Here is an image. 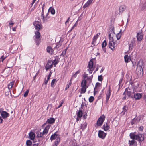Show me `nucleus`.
I'll return each instance as SVG.
<instances>
[{"label": "nucleus", "instance_id": "nucleus-1", "mask_svg": "<svg viewBox=\"0 0 146 146\" xmlns=\"http://www.w3.org/2000/svg\"><path fill=\"white\" fill-rule=\"evenodd\" d=\"M135 133V132L131 133L129 135L130 138L134 140L135 139L142 141L144 139L143 135L141 134L136 135Z\"/></svg>", "mask_w": 146, "mask_h": 146}, {"label": "nucleus", "instance_id": "nucleus-2", "mask_svg": "<svg viewBox=\"0 0 146 146\" xmlns=\"http://www.w3.org/2000/svg\"><path fill=\"white\" fill-rule=\"evenodd\" d=\"M143 63L142 60H140L137 65L136 71L139 73H143Z\"/></svg>", "mask_w": 146, "mask_h": 146}, {"label": "nucleus", "instance_id": "nucleus-3", "mask_svg": "<svg viewBox=\"0 0 146 146\" xmlns=\"http://www.w3.org/2000/svg\"><path fill=\"white\" fill-rule=\"evenodd\" d=\"M87 68H88L87 70L89 71V73L92 74L94 70L93 62L92 60H90L87 66Z\"/></svg>", "mask_w": 146, "mask_h": 146}, {"label": "nucleus", "instance_id": "nucleus-4", "mask_svg": "<svg viewBox=\"0 0 146 146\" xmlns=\"http://www.w3.org/2000/svg\"><path fill=\"white\" fill-rule=\"evenodd\" d=\"M33 25L36 30L39 31L42 28V27L40 22L38 21H35Z\"/></svg>", "mask_w": 146, "mask_h": 146}, {"label": "nucleus", "instance_id": "nucleus-5", "mask_svg": "<svg viewBox=\"0 0 146 146\" xmlns=\"http://www.w3.org/2000/svg\"><path fill=\"white\" fill-rule=\"evenodd\" d=\"M48 13L46 11H42L41 14V19L44 23L47 21L49 17H48Z\"/></svg>", "mask_w": 146, "mask_h": 146}, {"label": "nucleus", "instance_id": "nucleus-6", "mask_svg": "<svg viewBox=\"0 0 146 146\" xmlns=\"http://www.w3.org/2000/svg\"><path fill=\"white\" fill-rule=\"evenodd\" d=\"M105 118V116L103 115L98 119L97 122V124L98 126H100L102 125Z\"/></svg>", "mask_w": 146, "mask_h": 146}, {"label": "nucleus", "instance_id": "nucleus-7", "mask_svg": "<svg viewBox=\"0 0 146 146\" xmlns=\"http://www.w3.org/2000/svg\"><path fill=\"white\" fill-rule=\"evenodd\" d=\"M133 92V91H131L130 88H126L123 94V95H127L128 97H132Z\"/></svg>", "mask_w": 146, "mask_h": 146}, {"label": "nucleus", "instance_id": "nucleus-8", "mask_svg": "<svg viewBox=\"0 0 146 146\" xmlns=\"http://www.w3.org/2000/svg\"><path fill=\"white\" fill-rule=\"evenodd\" d=\"M52 67V61L51 60H48L45 66V69L46 71H47L48 69L51 68Z\"/></svg>", "mask_w": 146, "mask_h": 146}, {"label": "nucleus", "instance_id": "nucleus-9", "mask_svg": "<svg viewBox=\"0 0 146 146\" xmlns=\"http://www.w3.org/2000/svg\"><path fill=\"white\" fill-rule=\"evenodd\" d=\"M106 133H105L104 131H102L100 130L98 131V136L99 137L104 139L105 138Z\"/></svg>", "mask_w": 146, "mask_h": 146}, {"label": "nucleus", "instance_id": "nucleus-10", "mask_svg": "<svg viewBox=\"0 0 146 146\" xmlns=\"http://www.w3.org/2000/svg\"><path fill=\"white\" fill-rule=\"evenodd\" d=\"M1 115L3 118L5 119L9 116V114L6 111H3L1 112Z\"/></svg>", "mask_w": 146, "mask_h": 146}, {"label": "nucleus", "instance_id": "nucleus-11", "mask_svg": "<svg viewBox=\"0 0 146 146\" xmlns=\"http://www.w3.org/2000/svg\"><path fill=\"white\" fill-rule=\"evenodd\" d=\"M137 40L138 41H140L143 38V35L141 31H139L137 33Z\"/></svg>", "mask_w": 146, "mask_h": 146}, {"label": "nucleus", "instance_id": "nucleus-12", "mask_svg": "<svg viewBox=\"0 0 146 146\" xmlns=\"http://www.w3.org/2000/svg\"><path fill=\"white\" fill-rule=\"evenodd\" d=\"M109 46L110 48L113 50L115 49V44L113 40L110 41L109 42Z\"/></svg>", "mask_w": 146, "mask_h": 146}, {"label": "nucleus", "instance_id": "nucleus-13", "mask_svg": "<svg viewBox=\"0 0 146 146\" xmlns=\"http://www.w3.org/2000/svg\"><path fill=\"white\" fill-rule=\"evenodd\" d=\"M82 111L81 110H79L77 113L76 118L77 121L80 120V119L82 117Z\"/></svg>", "mask_w": 146, "mask_h": 146}, {"label": "nucleus", "instance_id": "nucleus-14", "mask_svg": "<svg viewBox=\"0 0 146 146\" xmlns=\"http://www.w3.org/2000/svg\"><path fill=\"white\" fill-rule=\"evenodd\" d=\"M146 0H141V6L142 10H144L145 9L146 7Z\"/></svg>", "mask_w": 146, "mask_h": 146}, {"label": "nucleus", "instance_id": "nucleus-15", "mask_svg": "<svg viewBox=\"0 0 146 146\" xmlns=\"http://www.w3.org/2000/svg\"><path fill=\"white\" fill-rule=\"evenodd\" d=\"M111 94V92L110 91V89L109 88L107 91L106 93V101L107 102H108V100H109L110 96Z\"/></svg>", "mask_w": 146, "mask_h": 146}, {"label": "nucleus", "instance_id": "nucleus-16", "mask_svg": "<svg viewBox=\"0 0 146 146\" xmlns=\"http://www.w3.org/2000/svg\"><path fill=\"white\" fill-rule=\"evenodd\" d=\"M47 52L51 54H53L54 50L50 46H48L46 48Z\"/></svg>", "mask_w": 146, "mask_h": 146}, {"label": "nucleus", "instance_id": "nucleus-17", "mask_svg": "<svg viewBox=\"0 0 146 146\" xmlns=\"http://www.w3.org/2000/svg\"><path fill=\"white\" fill-rule=\"evenodd\" d=\"M93 0H88L86 3L83 5V8L84 9L88 7L91 4Z\"/></svg>", "mask_w": 146, "mask_h": 146}, {"label": "nucleus", "instance_id": "nucleus-18", "mask_svg": "<svg viewBox=\"0 0 146 146\" xmlns=\"http://www.w3.org/2000/svg\"><path fill=\"white\" fill-rule=\"evenodd\" d=\"M50 125H47L46 127L44 129L42 132L44 135H46L48 133L49 129H50Z\"/></svg>", "mask_w": 146, "mask_h": 146}, {"label": "nucleus", "instance_id": "nucleus-19", "mask_svg": "<svg viewBox=\"0 0 146 146\" xmlns=\"http://www.w3.org/2000/svg\"><path fill=\"white\" fill-rule=\"evenodd\" d=\"M100 34V33H98L97 34L95 35L94 36L93 41L92 43V44H94V45H95L94 44L95 43L97 39L98 38V36H99Z\"/></svg>", "mask_w": 146, "mask_h": 146}, {"label": "nucleus", "instance_id": "nucleus-20", "mask_svg": "<svg viewBox=\"0 0 146 146\" xmlns=\"http://www.w3.org/2000/svg\"><path fill=\"white\" fill-rule=\"evenodd\" d=\"M142 95L140 93H137L134 95V98L136 100L139 99L141 98Z\"/></svg>", "mask_w": 146, "mask_h": 146}, {"label": "nucleus", "instance_id": "nucleus-21", "mask_svg": "<svg viewBox=\"0 0 146 146\" xmlns=\"http://www.w3.org/2000/svg\"><path fill=\"white\" fill-rule=\"evenodd\" d=\"M58 135L56 134V133H55L53 134H52L51 136L50 139L52 141L53 140H55V139H56L58 137H57Z\"/></svg>", "mask_w": 146, "mask_h": 146}, {"label": "nucleus", "instance_id": "nucleus-22", "mask_svg": "<svg viewBox=\"0 0 146 146\" xmlns=\"http://www.w3.org/2000/svg\"><path fill=\"white\" fill-rule=\"evenodd\" d=\"M29 138L32 140H34L35 137V134L34 133L31 132L29 134Z\"/></svg>", "mask_w": 146, "mask_h": 146}, {"label": "nucleus", "instance_id": "nucleus-23", "mask_svg": "<svg viewBox=\"0 0 146 146\" xmlns=\"http://www.w3.org/2000/svg\"><path fill=\"white\" fill-rule=\"evenodd\" d=\"M128 110V107L126 106H124L123 108V111L121 112L122 115H124L126 112Z\"/></svg>", "mask_w": 146, "mask_h": 146}, {"label": "nucleus", "instance_id": "nucleus-24", "mask_svg": "<svg viewBox=\"0 0 146 146\" xmlns=\"http://www.w3.org/2000/svg\"><path fill=\"white\" fill-rule=\"evenodd\" d=\"M60 141V137L57 138L52 146H57L58 145Z\"/></svg>", "mask_w": 146, "mask_h": 146}, {"label": "nucleus", "instance_id": "nucleus-25", "mask_svg": "<svg viewBox=\"0 0 146 146\" xmlns=\"http://www.w3.org/2000/svg\"><path fill=\"white\" fill-rule=\"evenodd\" d=\"M126 7L125 5H121L120 6L119 8V12L122 13L126 9Z\"/></svg>", "mask_w": 146, "mask_h": 146}, {"label": "nucleus", "instance_id": "nucleus-26", "mask_svg": "<svg viewBox=\"0 0 146 146\" xmlns=\"http://www.w3.org/2000/svg\"><path fill=\"white\" fill-rule=\"evenodd\" d=\"M40 37V34L39 31H37L35 32V35L34 36L35 39H38Z\"/></svg>", "mask_w": 146, "mask_h": 146}, {"label": "nucleus", "instance_id": "nucleus-27", "mask_svg": "<svg viewBox=\"0 0 146 146\" xmlns=\"http://www.w3.org/2000/svg\"><path fill=\"white\" fill-rule=\"evenodd\" d=\"M129 146H134L136 143V142L133 139L131 141L129 140Z\"/></svg>", "mask_w": 146, "mask_h": 146}, {"label": "nucleus", "instance_id": "nucleus-28", "mask_svg": "<svg viewBox=\"0 0 146 146\" xmlns=\"http://www.w3.org/2000/svg\"><path fill=\"white\" fill-rule=\"evenodd\" d=\"M55 119L53 118H50L48 119L46 122V123H48L49 124H52L55 121Z\"/></svg>", "mask_w": 146, "mask_h": 146}, {"label": "nucleus", "instance_id": "nucleus-29", "mask_svg": "<svg viewBox=\"0 0 146 146\" xmlns=\"http://www.w3.org/2000/svg\"><path fill=\"white\" fill-rule=\"evenodd\" d=\"M124 58L125 61L126 63L128 62L131 60L130 56L127 55H125L124 56Z\"/></svg>", "mask_w": 146, "mask_h": 146}, {"label": "nucleus", "instance_id": "nucleus-30", "mask_svg": "<svg viewBox=\"0 0 146 146\" xmlns=\"http://www.w3.org/2000/svg\"><path fill=\"white\" fill-rule=\"evenodd\" d=\"M123 32L122 31V30H121L119 33H118L116 35V36L117 38V39L118 40H119L122 35Z\"/></svg>", "mask_w": 146, "mask_h": 146}, {"label": "nucleus", "instance_id": "nucleus-31", "mask_svg": "<svg viewBox=\"0 0 146 146\" xmlns=\"http://www.w3.org/2000/svg\"><path fill=\"white\" fill-rule=\"evenodd\" d=\"M103 129L104 131H106L110 129V126L108 125L107 123H104L103 126Z\"/></svg>", "mask_w": 146, "mask_h": 146}, {"label": "nucleus", "instance_id": "nucleus-32", "mask_svg": "<svg viewBox=\"0 0 146 146\" xmlns=\"http://www.w3.org/2000/svg\"><path fill=\"white\" fill-rule=\"evenodd\" d=\"M139 121V119H137L134 118L133 119L131 122V124L132 125L137 124Z\"/></svg>", "mask_w": 146, "mask_h": 146}, {"label": "nucleus", "instance_id": "nucleus-33", "mask_svg": "<svg viewBox=\"0 0 146 146\" xmlns=\"http://www.w3.org/2000/svg\"><path fill=\"white\" fill-rule=\"evenodd\" d=\"M87 123L86 122H84L83 124H81V128L82 129V130L84 129L87 127Z\"/></svg>", "mask_w": 146, "mask_h": 146}, {"label": "nucleus", "instance_id": "nucleus-34", "mask_svg": "<svg viewBox=\"0 0 146 146\" xmlns=\"http://www.w3.org/2000/svg\"><path fill=\"white\" fill-rule=\"evenodd\" d=\"M134 41H132L129 45V50H132L133 48V45L134 43Z\"/></svg>", "mask_w": 146, "mask_h": 146}, {"label": "nucleus", "instance_id": "nucleus-35", "mask_svg": "<svg viewBox=\"0 0 146 146\" xmlns=\"http://www.w3.org/2000/svg\"><path fill=\"white\" fill-rule=\"evenodd\" d=\"M48 11L50 12L52 14L54 15L55 13V10L52 7H50L48 9Z\"/></svg>", "mask_w": 146, "mask_h": 146}, {"label": "nucleus", "instance_id": "nucleus-36", "mask_svg": "<svg viewBox=\"0 0 146 146\" xmlns=\"http://www.w3.org/2000/svg\"><path fill=\"white\" fill-rule=\"evenodd\" d=\"M81 91L80 93L81 94L85 93L86 91V89L87 87L81 86Z\"/></svg>", "mask_w": 146, "mask_h": 146}, {"label": "nucleus", "instance_id": "nucleus-37", "mask_svg": "<svg viewBox=\"0 0 146 146\" xmlns=\"http://www.w3.org/2000/svg\"><path fill=\"white\" fill-rule=\"evenodd\" d=\"M86 80L84 79L82 80L81 84V86L87 87L86 86Z\"/></svg>", "mask_w": 146, "mask_h": 146}, {"label": "nucleus", "instance_id": "nucleus-38", "mask_svg": "<svg viewBox=\"0 0 146 146\" xmlns=\"http://www.w3.org/2000/svg\"><path fill=\"white\" fill-rule=\"evenodd\" d=\"M14 84V82H11L8 85V88L9 89H10L12 88Z\"/></svg>", "mask_w": 146, "mask_h": 146}, {"label": "nucleus", "instance_id": "nucleus-39", "mask_svg": "<svg viewBox=\"0 0 146 146\" xmlns=\"http://www.w3.org/2000/svg\"><path fill=\"white\" fill-rule=\"evenodd\" d=\"M72 84V82L71 80H70L69 83L67 84L66 87L65 88V90H66L68 89L69 87L71 86Z\"/></svg>", "mask_w": 146, "mask_h": 146}, {"label": "nucleus", "instance_id": "nucleus-40", "mask_svg": "<svg viewBox=\"0 0 146 146\" xmlns=\"http://www.w3.org/2000/svg\"><path fill=\"white\" fill-rule=\"evenodd\" d=\"M107 45L106 41L105 40L102 44V46L103 49V50H104V48Z\"/></svg>", "mask_w": 146, "mask_h": 146}, {"label": "nucleus", "instance_id": "nucleus-41", "mask_svg": "<svg viewBox=\"0 0 146 146\" xmlns=\"http://www.w3.org/2000/svg\"><path fill=\"white\" fill-rule=\"evenodd\" d=\"M26 144L27 146H31L32 142L30 140H27L26 141Z\"/></svg>", "mask_w": 146, "mask_h": 146}, {"label": "nucleus", "instance_id": "nucleus-42", "mask_svg": "<svg viewBox=\"0 0 146 146\" xmlns=\"http://www.w3.org/2000/svg\"><path fill=\"white\" fill-rule=\"evenodd\" d=\"M56 82V79H54L52 80L51 83V86L52 87H53L55 85V83Z\"/></svg>", "mask_w": 146, "mask_h": 146}, {"label": "nucleus", "instance_id": "nucleus-43", "mask_svg": "<svg viewBox=\"0 0 146 146\" xmlns=\"http://www.w3.org/2000/svg\"><path fill=\"white\" fill-rule=\"evenodd\" d=\"M44 135V134L43 132H39L37 135V137H43Z\"/></svg>", "mask_w": 146, "mask_h": 146}, {"label": "nucleus", "instance_id": "nucleus-44", "mask_svg": "<svg viewBox=\"0 0 146 146\" xmlns=\"http://www.w3.org/2000/svg\"><path fill=\"white\" fill-rule=\"evenodd\" d=\"M52 65H54V67H55L56 65L58 63V61L57 60H55L53 61H52Z\"/></svg>", "mask_w": 146, "mask_h": 146}, {"label": "nucleus", "instance_id": "nucleus-45", "mask_svg": "<svg viewBox=\"0 0 146 146\" xmlns=\"http://www.w3.org/2000/svg\"><path fill=\"white\" fill-rule=\"evenodd\" d=\"M61 45V44L60 42H58L56 43V46L54 48V49H55V48H56L57 49L58 48H59L60 46Z\"/></svg>", "mask_w": 146, "mask_h": 146}, {"label": "nucleus", "instance_id": "nucleus-46", "mask_svg": "<svg viewBox=\"0 0 146 146\" xmlns=\"http://www.w3.org/2000/svg\"><path fill=\"white\" fill-rule=\"evenodd\" d=\"M35 42L36 43L37 45H38L39 44V43L40 42V40L39 38L38 39H35Z\"/></svg>", "mask_w": 146, "mask_h": 146}, {"label": "nucleus", "instance_id": "nucleus-47", "mask_svg": "<svg viewBox=\"0 0 146 146\" xmlns=\"http://www.w3.org/2000/svg\"><path fill=\"white\" fill-rule=\"evenodd\" d=\"M94 99V97L92 96H90L89 98V101L90 102H92Z\"/></svg>", "mask_w": 146, "mask_h": 146}, {"label": "nucleus", "instance_id": "nucleus-48", "mask_svg": "<svg viewBox=\"0 0 146 146\" xmlns=\"http://www.w3.org/2000/svg\"><path fill=\"white\" fill-rule=\"evenodd\" d=\"M67 50V48H66L63 51L62 55L63 56H64L66 54Z\"/></svg>", "mask_w": 146, "mask_h": 146}, {"label": "nucleus", "instance_id": "nucleus-49", "mask_svg": "<svg viewBox=\"0 0 146 146\" xmlns=\"http://www.w3.org/2000/svg\"><path fill=\"white\" fill-rule=\"evenodd\" d=\"M98 80L100 81H102L103 80V78L102 75L99 76L98 77Z\"/></svg>", "mask_w": 146, "mask_h": 146}, {"label": "nucleus", "instance_id": "nucleus-50", "mask_svg": "<svg viewBox=\"0 0 146 146\" xmlns=\"http://www.w3.org/2000/svg\"><path fill=\"white\" fill-rule=\"evenodd\" d=\"M101 85V84L99 83H96V86L95 88H99L100 86Z\"/></svg>", "mask_w": 146, "mask_h": 146}, {"label": "nucleus", "instance_id": "nucleus-51", "mask_svg": "<svg viewBox=\"0 0 146 146\" xmlns=\"http://www.w3.org/2000/svg\"><path fill=\"white\" fill-rule=\"evenodd\" d=\"M109 38L110 39V41L113 40V38L111 36V33H110L109 35Z\"/></svg>", "mask_w": 146, "mask_h": 146}, {"label": "nucleus", "instance_id": "nucleus-52", "mask_svg": "<svg viewBox=\"0 0 146 146\" xmlns=\"http://www.w3.org/2000/svg\"><path fill=\"white\" fill-rule=\"evenodd\" d=\"M28 92L29 91L28 90H26L24 94V96L25 97L27 96L28 95Z\"/></svg>", "mask_w": 146, "mask_h": 146}, {"label": "nucleus", "instance_id": "nucleus-53", "mask_svg": "<svg viewBox=\"0 0 146 146\" xmlns=\"http://www.w3.org/2000/svg\"><path fill=\"white\" fill-rule=\"evenodd\" d=\"M92 77H93V75H92L88 77L87 78V79L89 81H91L92 79Z\"/></svg>", "mask_w": 146, "mask_h": 146}, {"label": "nucleus", "instance_id": "nucleus-54", "mask_svg": "<svg viewBox=\"0 0 146 146\" xmlns=\"http://www.w3.org/2000/svg\"><path fill=\"white\" fill-rule=\"evenodd\" d=\"M6 57L4 56H2L0 58V61H1L2 62H3L5 58Z\"/></svg>", "mask_w": 146, "mask_h": 146}, {"label": "nucleus", "instance_id": "nucleus-55", "mask_svg": "<svg viewBox=\"0 0 146 146\" xmlns=\"http://www.w3.org/2000/svg\"><path fill=\"white\" fill-rule=\"evenodd\" d=\"M78 24V21L76 22V23L74 24V25L72 28H71V30H72V29H73L75 27H76V26H77Z\"/></svg>", "mask_w": 146, "mask_h": 146}, {"label": "nucleus", "instance_id": "nucleus-56", "mask_svg": "<svg viewBox=\"0 0 146 146\" xmlns=\"http://www.w3.org/2000/svg\"><path fill=\"white\" fill-rule=\"evenodd\" d=\"M83 76L84 79L86 78H87L88 77V74L84 72Z\"/></svg>", "mask_w": 146, "mask_h": 146}, {"label": "nucleus", "instance_id": "nucleus-57", "mask_svg": "<svg viewBox=\"0 0 146 146\" xmlns=\"http://www.w3.org/2000/svg\"><path fill=\"white\" fill-rule=\"evenodd\" d=\"M63 101H62V102H61V103L58 106V107L56 108V109L58 108H59L61 107L62 106V105L63 104Z\"/></svg>", "mask_w": 146, "mask_h": 146}, {"label": "nucleus", "instance_id": "nucleus-58", "mask_svg": "<svg viewBox=\"0 0 146 146\" xmlns=\"http://www.w3.org/2000/svg\"><path fill=\"white\" fill-rule=\"evenodd\" d=\"M70 17H69V18H68L67 20L65 22V24H66V25L68 23L69 21H70Z\"/></svg>", "mask_w": 146, "mask_h": 146}, {"label": "nucleus", "instance_id": "nucleus-59", "mask_svg": "<svg viewBox=\"0 0 146 146\" xmlns=\"http://www.w3.org/2000/svg\"><path fill=\"white\" fill-rule=\"evenodd\" d=\"M14 24V23L12 21H10L9 23V25H13Z\"/></svg>", "mask_w": 146, "mask_h": 146}, {"label": "nucleus", "instance_id": "nucleus-60", "mask_svg": "<svg viewBox=\"0 0 146 146\" xmlns=\"http://www.w3.org/2000/svg\"><path fill=\"white\" fill-rule=\"evenodd\" d=\"M51 74H52V73L51 72L49 74V75H48V76H47V78H48V79H50V78L51 77Z\"/></svg>", "mask_w": 146, "mask_h": 146}, {"label": "nucleus", "instance_id": "nucleus-61", "mask_svg": "<svg viewBox=\"0 0 146 146\" xmlns=\"http://www.w3.org/2000/svg\"><path fill=\"white\" fill-rule=\"evenodd\" d=\"M143 127L142 126H141L139 128V130L140 131L143 130Z\"/></svg>", "mask_w": 146, "mask_h": 146}, {"label": "nucleus", "instance_id": "nucleus-62", "mask_svg": "<svg viewBox=\"0 0 146 146\" xmlns=\"http://www.w3.org/2000/svg\"><path fill=\"white\" fill-rule=\"evenodd\" d=\"M45 3H44L43 4V5H42V11H44V7H45Z\"/></svg>", "mask_w": 146, "mask_h": 146}, {"label": "nucleus", "instance_id": "nucleus-63", "mask_svg": "<svg viewBox=\"0 0 146 146\" xmlns=\"http://www.w3.org/2000/svg\"><path fill=\"white\" fill-rule=\"evenodd\" d=\"M49 80V79H48V78H47L46 80H45V82H44V84H45V85L47 84Z\"/></svg>", "mask_w": 146, "mask_h": 146}, {"label": "nucleus", "instance_id": "nucleus-64", "mask_svg": "<svg viewBox=\"0 0 146 146\" xmlns=\"http://www.w3.org/2000/svg\"><path fill=\"white\" fill-rule=\"evenodd\" d=\"M80 72V70H78V71H76L75 74L77 75L78 74H79Z\"/></svg>", "mask_w": 146, "mask_h": 146}]
</instances>
